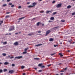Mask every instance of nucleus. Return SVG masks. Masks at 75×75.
Returning <instances> with one entry per match:
<instances>
[{
	"label": "nucleus",
	"mask_w": 75,
	"mask_h": 75,
	"mask_svg": "<svg viewBox=\"0 0 75 75\" xmlns=\"http://www.w3.org/2000/svg\"><path fill=\"white\" fill-rule=\"evenodd\" d=\"M62 3L58 4H57V5L56 6V7L57 8L61 7H62Z\"/></svg>",
	"instance_id": "f257e3e1"
},
{
	"label": "nucleus",
	"mask_w": 75,
	"mask_h": 75,
	"mask_svg": "<svg viewBox=\"0 0 75 75\" xmlns=\"http://www.w3.org/2000/svg\"><path fill=\"white\" fill-rule=\"evenodd\" d=\"M23 58V57L22 56H18L17 57H15V59H22Z\"/></svg>",
	"instance_id": "f03ea898"
},
{
	"label": "nucleus",
	"mask_w": 75,
	"mask_h": 75,
	"mask_svg": "<svg viewBox=\"0 0 75 75\" xmlns=\"http://www.w3.org/2000/svg\"><path fill=\"white\" fill-rule=\"evenodd\" d=\"M14 30V27L12 26H11V28L9 29V31H12V30Z\"/></svg>",
	"instance_id": "7ed1b4c3"
},
{
	"label": "nucleus",
	"mask_w": 75,
	"mask_h": 75,
	"mask_svg": "<svg viewBox=\"0 0 75 75\" xmlns=\"http://www.w3.org/2000/svg\"><path fill=\"white\" fill-rule=\"evenodd\" d=\"M51 31L50 30H48L46 32V34L45 35V36H47L48 34H49L50 33Z\"/></svg>",
	"instance_id": "20e7f679"
},
{
	"label": "nucleus",
	"mask_w": 75,
	"mask_h": 75,
	"mask_svg": "<svg viewBox=\"0 0 75 75\" xmlns=\"http://www.w3.org/2000/svg\"><path fill=\"white\" fill-rule=\"evenodd\" d=\"M14 71L13 70H10L9 71V73H10L11 74H12L14 72Z\"/></svg>",
	"instance_id": "39448f33"
},
{
	"label": "nucleus",
	"mask_w": 75,
	"mask_h": 75,
	"mask_svg": "<svg viewBox=\"0 0 75 75\" xmlns=\"http://www.w3.org/2000/svg\"><path fill=\"white\" fill-rule=\"evenodd\" d=\"M14 44L16 46H18L19 45V44L18 43V42H16L14 43Z\"/></svg>",
	"instance_id": "423d86ee"
},
{
	"label": "nucleus",
	"mask_w": 75,
	"mask_h": 75,
	"mask_svg": "<svg viewBox=\"0 0 75 75\" xmlns=\"http://www.w3.org/2000/svg\"><path fill=\"white\" fill-rule=\"evenodd\" d=\"M37 4V3L35 2L33 3L32 4L33 7H34Z\"/></svg>",
	"instance_id": "0eeeda50"
},
{
	"label": "nucleus",
	"mask_w": 75,
	"mask_h": 75,
	"mask_svg": "<svg viewBox=\"0 0 75 75\" xmlns=\"http://www.w3.org/2000/svg\"><path fill=\"white\" fill-rule=\"evenodd\" d=\"M4 64L5 65H7L8 64H9V63L8 62H4Z\"/></svg>",
	"instance_id": "6e6552de"
},
{
	"label": "nucleus",
	"mask_w": 75,
	"mask_h": 75,
	"mask_svg": "<svg viewBox=\"0 0 75 75\" xmlns=\"http://www.w3.org/2000/svg\"><path fill=\"white\" fill-rule=\"evenodd\" d=\"M42 44H39L38 45H36L35 46H42Z\"/></svg>",
	"instance_id": "1a4fd4ad"
},
{
	"label": "nucleus",
	"mask_w": 75,
	"mask_h": 75,
	"mask_svg": "<svg viewBox=\"0 0 75 75\" xmlns=\"http://www.w3.org/2000/svg\"><path fill=\"white\" fill-rule=\"evenodd\" d=\"M54 17H51V18H50V20H54Z\"/></svg>",
	"instance_id": "9d476101"
},
{
	"label": "nucleus",
	"mask_w": 75,
	"mask_h": 75,
	"mask_svg": "<svg viewBox=\"0 0 75 75\" xmlns=\"http://www.w3.org/2000/svg\"><path fill=\"white\" fill-rule=\"evenodd\" d=\"M71 5H69L67 6V8L68 9V8H71Z\"/></svg>",
	"instance_id": "9b49d317"
},
{
	"label": "nucleus",
	"mask_w": 75,
	"mask_h": 75,
	"mask_svg": "<svg viewBox=\"0 0 75 75\" xmlns=\"http://www.w3.org/2000/svg\"><path fill=\"white\" fill-rule=\"evenodd\" d=\"M29 8H33V6L30 5L28 6V7Z\"/></svg>",
	"instance_id": "f8f14e48"
},
{
	"label": "nucleus",
	"mask_w": 75,
	"mask_h": 75,
	"mask_svg": "<svg viewBox=\"0 0 75 75\" xmlns=\"http://www.w3.org/2000/svg\"><path fill=\"white\" fill-rule=\"evenodd\" d=\"M49 41H54V39L52 38H50L49 40Z\"/></svg>",
	"instance_id": "ddd939ff"
},
{
	"label": "nucleus",
	"mask_w": 75,
	"mask_h": 75,
	"mask_svg": "<svg viewBox=\"0 0 75 75\" xmlns=\"http://www.w3.org/2000/svg\"><path fill=\"white\" fill-rule=\"evenodd\" d=\"M59 55L60 56V57H63V55H62L61 53H59Z\"/></svg>",
	"instance_id": "4468645a"
},
{
	"label": "nucleus",
	"mask_w": 75,
	"mask_h": 75,
	"mask_svg": "<svg viewBox=\"0 0 75 75\" xmlns=\"http://www.w3.org/2000/svg\"><path fill=\"white\" fill-rule=\"evenodd\" d=\"M33 35V33H30L28 34V35H30V36H31V35Z\"/></svg>",
	"instance_id": "2eb2a0df"
},
{
	"label": "nucleus",
	"mask_w": 75,
	"mask_h": 75,
	"mask_svg": "<svg viewBox=\"0 0 75 75\" xmlns=\"http://www.w3.org/2000/svg\"><path fill=\"white\" fill-rule=\"evenodd\" d=\"M40 23L39 22H38V23L36 24V25H37V26H39L40 25Z\"/></svg>",
	"instance_id": "dca6fc26"
},
{
	"label": "nucleus",
	"mask_w": 75,
	"mask_h": 75,
	"mask_svg": "<svg viewBox=\"0 0 75 75\" xmlns=\"http://www.w3.org/2000/svg\"><path fill=\"white\" fill-rule=\"evenodd\" d=\"M52 11H46V13H48L49 12H51Z\"/></svg>",
	"instance_id": "f3484780"
},
{
	"label": "nucleus",
	"mask_w": 75,
	"mask_h": 75,
	"mask_svg": "<svg viewBox=\"0 0 75 75\" xmlns=\"http://www.w3.org/2000/svg\"><path fill=\"white\" fill-rule=\"evenodd\" d=\"M29 49V48L28 47H27L25 49V51H26L27 50H28Z\"/></svg>",
	"instance_id": "a211bd4d"
},
{
	"label": "nucleus",
	"mask_w": 75,
	"mask_h": 75,
	"mask_svg": "<svg viewBox=\"0 0 75 75\" xmlns=\"http://www.w3.org/2000/svg\"><path fill=\"white\" fill-rule=\"evenodd\" d=\"M42 65V64H39V66L40 67H41Z\"/></svg>",
	"instance_id": "6ab92c4d"
},
{
	"label": "nucleus",
	"mask_w": 75,
	"mask_h": 75,
	"mask_svg": "<svg viewBox=\"0 0 75 75\" xmlns=\"http://www.w3.org/2000/svg\"><path fill=\"white\" fill-rule=\"evenodd\" d=\"M24 68H25V66H21V69H24Z\"/></svg>",
	"instance_id": "aec40b11"
},
{
	"label": "nucleus",
	"mask_w": 75,
	"mask_h": 75,
	"mask_svg": "<svg viewBox=\"0 0 75 75\" xmlns=\"http://www.w3.org/2000/svg\"><path fill=\"white\" fill-rule=\"evenodd\" d=\"M71 15L72 16L75 15V12L72 13Z\"/></svg>",
	"instance_id": "412c9836"
},
{
	"label": "nucleus",
	"mask_w": 75,
	"mask_h": 75,
	"mask_svg": "<svg viewBox=\"0 0 75 75\" xmlns=\"http://www.w3.org/2000/svg\"><path fill=\"white\" fill-rule=\"evenodd\" d=\"M39 59V58H35L34 59L36 60H38Z\"/></svg>",
	"instance_id": "4be33fe9"
},
{
	"label": "nucleus",
	"mask_w": 75,
	"mask_h": 75,
	"mask_svg": "<svg viewBox=\"0 0 75 75\" xmlns=\"http://www.w3.org/2000/svg\"><path fill=\"white\" fill-rule=\"evenodd\" d=\"M44 11H40V12H39L40 13H44Z\"/></svg>",
	"instance_id": "5701e85b"
},
{
	"label": "nucleus",
	"mask_w": 75,
	"mask_h": 75,
	"mask_svg": "<svg viewBox=\"0 0 75 75\" xmlns=\"http://www.w3.org/2000/svg\"><path fill=\"white\" fill-rule=\"evenodd\" d=\"M10 17V16H9V15L6 16V18H8V17Z\"/></svg>",
	"instance_id": "b1692460"
},
{
	"label": "nucleus",
	"mask_w": 75,
	"mask_h": 75,
	"mask_svg": "<svg viewBox=\"0 0 75 75\" xmlns=\"http://www.w3.org/2000/svg\"><path fill=\"white\" fill-rule=\"evenodd\" d=\"M2 54L3 56H6V54L5 53H3Z\"/></svg>",
	"instance_id": "393cba45"
},
{
	"label": "nucleus",
	"mask_w": 75,
	"mask_h": 75,
	"mask_svg": "<svg viewBox=\"0 0 75 75\" xmlns=\"http://www.w3.org/2000/svg\"><path fill=\"white\" fill-rule=\"evenodd\" d=\"M57 12H54V13H53V15H55L57 14Z\"/></svg>",
	"instance_id": "a878e982"
},
{
	"label": "nucleus",
	"mask_w": 75,
	"mask_h": 75,
	"mask_svg": "<svg viewBox=\"0 0 75 75\" xmlns=\"http://www.w3.org/2000/svg\"><path fill=\"white\" fill-rule=\"evenodd\" d=\"M7 71V69H4V72H6Z\"/></svg>",
	"instance_id": "bb28decb"
},
{
	"label": "nucleus",
	"mask_w": 75,
	"mask_h": 75,
	"mask_svg": "<svg viewBox=\"0 0 75 75\" xmlns=\"http://www.w3.org/2000/svg\"><path fill=\"white\" fill-rule=\"evenodd\" d=\"M7 6V4H4L3 5V7H5L6 6Z\"/></svg>",
	"instance_id": "cd10ccee"
},
{
	"label": "nucleus",
	"mask_w": 75,
	"mask_h": 75,
	"mask_svg": "<svg viewBox=\"0 0 75 75\" xmlns=\"http://www.w3.org/2000/svg\"><path fill=\"white\" fill-rule=\"evenodd\" d=\"M12 66L13 67H14L15 66V64H12Z\"/></svg>",
	"instance_id": "c85d7f7f"
},
{
	"label": "nucleus",
	"mask_w": 75,
	"mask_h": 75,
	"mask_svg": "<svg viewBox=\"0 0 75 75\" xmlns=\"http://www.w3.org/2000/svg\"><path fill=\"white\" fill-rule=\"evenodd\" d=\"M25 18V17H23V18H19V20H21V19H23V18Z\"/></svg>",
	"instance_id": "c756f323"
},
{
	"label": "nucleus",
	"mask_w": 75,
	"mask_h": 75,
	"mask_svg": "<svg viewBox=\"0 0 75 75\" xmlns=\"http://www.w3.org/2000/svg\"><path fill=\"white\" fill-rule=\"evenodd\" d=\"M61 21L62 22H64L65 21L63 20H61Z\"/></svg>",
	"instance_id": "7c9ffc66"
},
{
	"label": "nucleus",
	"mask_w": 75,
	"mask_h": 75,
	"mask_svg": "<svg viewBox=\"0 0 75 75\" xmlns=\"http://www.w3.org/2000/svg\"><path fill=\"white\" fill-rule=\"evenodd\" d=\"M7 44V42H4V44L5 45V44Z\"/></svg>",
	"instance_id": "2f4dec72"
},
{
	"label": "nucleus",
	"mask_w": 75,
	"mask_h": 75,
	"mask_svg": "<svg viewBox=\"0 0 75 75\" xmlns=\"http://www.w3.org/2000/svg\"><path fill=\"white\" fill-rule=\"evenodd\" d=\"M27 53V52H23V54H26Z\"/></svg>",
	"instance_id": "473e14b6"
},
{
	"label": "nucleus",
	"mask_w": 75,
	"mask_h": 75,
	"mask_svg": "<svg viewBox=\"0 0 75 75\" xmlns=\"http://www.w3.org/2000/svg\"><path fill=\"white\" fill-rule=\"evenodd\" d=\"M55 1H53V2H52V3L54 4L55 3Z\"/></svg>",
	"instance_id": "72a5a7b5"
},
{
	"label": "nucleus",
	"mask_w": 75,
	"mask_h": 75,
	"mask_svg": "<svg viewBox=\"0 0 75 75\" xmlns=\"http://www.w3.org/2000/svg\"><path fill=\"white\" fill-rule=\"evenodd\" d=\"M11 7H14V5H13L11 6Z\"/></svg>",
	"instance_id": "f704fd0d"
},
{
	"label": "nucleus",
	"mask_w": 75,
	"mask_h": 75,
	"mask_svg": "<svg viewBox=\"0 0 75 75\" xmlns=\"http://www.w3.org/2000/svg\"><path fill=\"white\" fill-rule=\"evenodd\" d=\"M55 53L52 54H51V56L54 55H55Z\"/></svg>",
	"instance_id": "c9c22d12"
},
{
	"label": "nucleus",
	"mask_w": 75,
	"mask_h": 75,
	"mask_svg": "<svg viewBox=\"0 0 75 75\" xmlns=\"http://www.w3.org/2000/svg\"><path fill=\"white\" fill-rule=\"evenodd\" d=\"M2 70L1 69L0 70V73H2Z\"/></svg>",
	"instance_id": "e433bc0d"
},
{
	"label": "nucleus",
	"mask_w": 75,
	"mask_h": 75,
	"mask_svg": "<svg viewBox=\"0 0 75 75\" xmlns=\"http://www.w3.org/2000/svg\"><path fill=\"white\" fill-rule=\"evenodd\" d=\"M51 64L48 65H47V67H49L51 66Z\"/></svg>",
	"instance_id": "4c0bfd02"
},
{
	"label": "nucleus",
	"mask_w": 75,
	"mask_h": 75,
	"mask_svg": "<svg viewBox=\"0 0 75 75\" xmlns=\"http://www.w3.org/2000/svg\"><path fill=\"white\" fill-rule=\"evenodd\" d=\"M57 46V45H54V47H56Z\"/></svg>",
	"instance_id": "58836bf2"
},
{
	"label": "nucleus",
	"mask_w": 75,
	"mask_h": 75,
	"mask_svg": "<svg viewBox=\"0 0 75 75\" xmlns=\"http://www.w3.org/2000/svg\"><path fill=\"white\" fill-rule=\"evenodd\" d=\"M45 67V66H42V68H44Z\"/></svg>",
	"instance_id": "ea45409f"
},
{
	"label": "nucleus",
	"mask_w": 75,
	"mask_h": 75,
	"mask_svg": "<svg viewBox=\"0 0 75 75\" xmlns=\"http://www.w3.org/2000/svg\"><path fill=\"white\" fill-rule=\"evenodd\" d=\"M18 8H21V6H19V7H18Z\"/></svg>",
	"instance_id": "a19ab883"
},
{
	"label": "nucleus",
	"mask_w": 75,
	"mask_h": 75,
	"mask_svg": "<svg viewBox=\"0 0 75 75\" xmlns=\"http://www.w3.org/2000/svg\"><path fill=\"white\" fill-rule=\"evenodd\" d=\"M13 58H14V57H10V59H12Z\"/></svg>",
	"instance_id": "79ce46f5"
},
{
	"label": "nucleus",
	"mask_w": 75,
	"mask_h": 75,
	"mask_svg": "<svg viewBox=\"0 0 75 75\" xmlns=\"http://www.w3.org/2000/svg\"><path fill=\"white\" fill-rule=\"evenodd\" d=\"M42 71V70H39V72H41Z\"/></svg>",
	"instance_id": "37998d69"
},
{
	"label": "nucleus",
	"mask_w": 75,
	"mask_h": 75,
	"mask_svg": "<svg viewBox=\"0 0 75 75\" xmlns=\"http://www.w3.org/2000/svg\"><path fill=\"white\" fill-rule=\"evenodd\" d=\"M64 72V71H63V70H62L60 71V72Z\"/></svg>",
	"instance_id": "c03bdc74"
},
{
	"label": "nucleus",
	"mask_w": 75,
	"mask_h": 75,
	"mask_svg": "<svg viewBox=\"0 0 75 75\" xmlns=\"http://www.w3.org/2000/svg\"><path fill=\"white\" fill-rule=\"evenodd\" d=\"M41 31H38V33H41Z\"/></svg>",
	"instance_id": "a18cd8bd"
},
{
	"label": "nucleus",
	"mask_w": 75,
	"mask_h": 75,
	"mask_svg": "<svg viewBox=\"0 0 75 75\" xmlns=\"http://www.w3.org/2000/svg\"><path fill=\"white\" fill-rule=\"evenodd\" d=\"M67 69V68H65V69H64V70H66Z\"/></svg>",
	"instance_id": "49530a36"
},
{
	"label": "nucleus",
	"mask_w": 75,
	"mask_h": 75,
	"mask_svg": "<svg viewBox=\"0 0 75 75\" xmlns=\"http://www.w3.org/2000/svg\"><path fill=\"white\" fill-rule=\"evenodd\" d=\"M11 0H7V1L8 2H9L10 1H11Z\"/></svg>",
	"instance_id": "de8ad7c7"
},
{
	"label": "nucleus",
	"mask_w": 75,
	"mask_h": 75,
	"mask_svg": "<svg viewBox=\"0 0 75 75\" xmlns=\"http://www.w3.org/2000/svg\"><path fill=\"white\" fill-rule=\"evenodd\" d=\"M34 69L36 70H37V69L36 68H34Z\"/></svg>",
	"instance_id": "09e8293b"
},
{
	"label": "nucleus",
	"mask_w": 75,
	"mask_h": 75,
	"mask_svg": "<svg viewBox=\"0 0 75 75\" xmlns=\"http://www.w3.org/2000/svg\"><path fill=\"white\" fill-rule=\"evenodd\" d=\"M60 74L61 75H63V73H60Z\"/></svg>",
	"instance_id": "8fccbe9b"
},
{
	"label": "nucleus",
	"mask_w": 75,
	"mask_h": 75,
	"mask_svg": "<svg viewBox=\"0 0 75 75\" xmlns=\"http://www.w3.org/2000/svg\"><path fill=\"white\" fill-rule=\"evenodd\" d=\"M52 21H49V22L50 23V22H52Z\"/></svg>",
	"instance_id": "3c124183"
},
{
	"label": "nucleus",
	"mask_w": 75,
	"mask_h": 75,
	"mask_svg": "<svg viewBox=\"0 0 75 75\" xmlns=\"http://www.w3.org/2000/svg\"><path fill=\"white\" fill-rule=\"evenodd\" d=\"M67 52H70V51L69 50H68L67 51Z\"/></svg>",
	"instance_id": "603ef678"
},
{
	"label": "nucleus",
	"mask_w": 75,
	"mask_h": 75,
	"mask_svg": "<svg viewBox=\"0 0 75 75\" xmlns=\"http://www.w3.org/2000/svg\"><path fill=\"white\" fill-rule=\"evenodd\" d=\"M30 4V2H28V3H27V4Z\"/></svg>",
	"instance_id": "864d4df0"
},
{
	"label": "nucleus",
	"mask_w": 75,
	"mask_h": 75,
	"mask_svg": "<svg viewBox=\"0 0 75 75\" xmlns=\"http://www.w3.org/2000/svg\"><path fill=\"white\" fill-rule=\"evenodd\" d=\"M12 3H9V5H12Z\"/></svg>",
	"instance_id": "5fc2aeb1"
},
{
	"label": "nucleus",
	"mask_w": 75,
	"mask_h": 75,
	"mask_svg": "<svg viewBox=\"0 0 75 75\" xmlns=\"http://www.w3.org/2000/svg\"><path fill=\"white\" fill-rule=\"evenodd\" d=\"M10 13L9 12H7V13H6V14H8L9 13Z\"/></svg>",
	"instance_id": "6e6d98bb"
},
{
	"label": "nucleus",
	"mask_w": 75,
	"mask_h": 75,
	"mask_svg": "<svg viewBox=\"0 0 75 75\" xmlns=\"http://www.w3.org/2000/svg\"><path fill=\"white\" fill-rule=\"evenodd\" d=\"M42 0H38V1H42Z\"/></svg>",
	"instance_id": "4d7b16f0"
},
{
	"label": "nucleus",
	"mask_w": 75,
	"mask_h": 75,
	"mask_svg": "<svg viewBox=\"0 0 75 75\" xmlns=\"http://www.w3.org/2000/svg\"><path fill=\"white\" fill-rule=\"evenodd\" d=\"M61 64H62V63H59V64H58V65H61Z\"/></svg>",
	"instance_id": "13d9d810"
},
{
	"label": "nucleus",
	"mask_w": 75,
	"mask_h": 75,
	"mask_svg": "<svg viewBox=\"0 0 75 75\" xmlns=\"http://www.w3.org/2000/svg\"><path fill=\"white\" fill-rule=\"evenodd\" d=\"M42 26H44V24H42Z\"/></svg>",
	"instance_id": "bf43d9fd"
},
{
	"label": "nucleus",
	"mask_w": 75,
	"mask_h": 75,
	"mask_svg": "<svg viewBox=\"0 0 75 75\" xmlns=\"http://www.w3.org/2000/svg\"><path fill=\"white\" fill-rule=\"evenodd\" d=\"M8 58H10V55H8Z\"/></svg>",
	"instance_id": "052dcab7"
},
{
	"label": "nucleus",
	"mask_w": 75,
	"mask_h": 75,
	"mask_svg": "<svg viewBox=\"0 0 75 75\" xmlns=\"http://www.w3.org/2000/svg\"><path fill=\"white\" fill-rule=\"evenodd\" d=\"M3 21H1L0 22L1 23H3Z\"/></svg>",
	"instance_id": "680f3d73"
},
{
	"label": "nucleus",
	"mask_w": 75,
	"mask_h": 75,
	"mask_svg": "<svg viewBox=\"0 0 75 75\" xmlns=\"http://www.w3.org/2000/svg\"><path fill=\"white\" fill-rule=\"evenodd\" d=\"M11 33H9L8 34L9 35H11Z\"/></svg>",
	"instance_id": "e2e57ef3"
},
{
	"label": "nucleus",
	"mask_w": 75,
	"mask_h": 75,
	"mask_svg": "<svg viewBox=\"0 0 75 75\" xmlns=\"http://www.w3.org/2000/svg\"><path fill=\"white\" fill-rule=\"evenodd\" d=\"M25 75V73H23V75Z\"/></svg>",
	"instance_id": "0e129e2a"
},
{
	"label": "nucleus",
	"mask_w": 75,
	"mask_h": 75,
	"mask_svg": "<svg viewBox=\"0 0 75 75\" xmlns=\"http://www.w3.org/2000/svg\"><path fill=\"white\" fill-rule=\"evenodd\" d=\"M6 58L7 59H8L9 58V57H8L7 56L6 57Z\"/></svg>",
	"instance_id": "69168bd1"
},
{
	"label": "nucleus",
	"mask_w": 75,
	"mask_h": 75,
	"mask_svg": "<svg viewBox=\"0 0 75 75\" xmlns=\"http://www.w3.org/2000/svg\"><path fill=\"white\" fill-rule=\"evenodd\" d=\"M18 34V33H15V34Z\"/></svg>",
	"instance_id": "338daca9"
},
{
	"label": "nucleus",
	"mask_w": 75,
	"mask_h": 75,
	"mask_svg": "<svg viewBox=\"0 0 75 75\" xmlns=\"http://www.w3.org/2000/svg\"><path fill=\"white\" fill-rule=\"evenodd\" d=\"M56 75H59V74H56Z\"/></svg>",
	"instance_id": "774afa93"
}]
</instances>
